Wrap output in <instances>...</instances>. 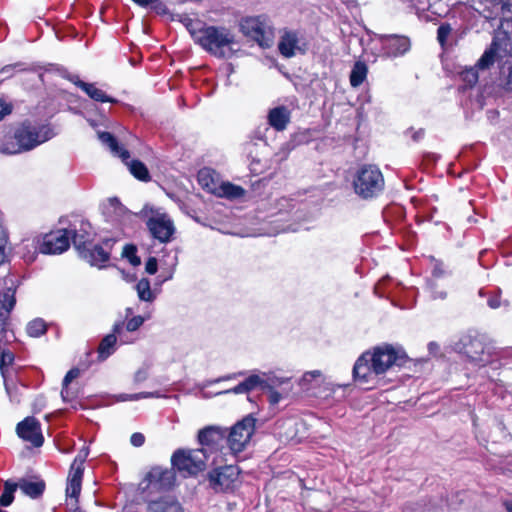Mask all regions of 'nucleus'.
Returning <instances> with one entry per match:
<instances>
[{
  "mask_svg": "<svg viewBox=\"0 0 512 512\" xmlns=\"http://www.w3.org/2000/svg\"><path fill=\"white\" fill-rule=\"evenodd\" d=\"M407 355L404 351L385 344L362 353L356 360L352 376L361 386L374 385L379 376L394 366H404Z\"/></svg>",
  "mask_w": 512,
  "mask_h": 512,
  "instance_id": "nucleus-1",
  "label": "nucleus"
},
{
  "mask_svg": "<svg viewBox=\"0 0 512 512\" xmlns=\"http://www.w3.org/2000/svg\"><path fill=\"white\" fill-rule=\"evenodd\" d=\"M53 129L49 125H37L30 121L19 124L13 133V139L0 141V153L15 155L30 151L40 144L54 137Z\"/></svg>",
  "mask_w": 512,
  "mask_h": 512,
  "instance_id": "nucleus-2",
  "label": "nucleus"
},
{
  "mask_svg": "<svg viewBox=\"0 0 512 512\" xmlns=\"http://www.w3.org/2000/svg\"><path fill=\"white\" fill-rule=\"evenodd\" d=\"M191 36L196 44L216 58H230L235 53V35L225 26L191 29Z\"/></svg>",
  "mask_w": 512,
  "mask_h": 512,
  "instance_id": "nucleus-3",
  "label": "nucleus"
},
{
  "mask_svg": "<svg viewBox=\"0 0 512 512\" xmlns=\"http://www.w3.org/2000/svg\"><path fill=\"white\" fill-rule=\"evenodd\" d=\"M384 185L382 172L377 166L371 164L361 166L353 179L354 191L363 199L378 196L384 189Z\"/></svg>",
  "mask_w": 512,
  "mask_h": 512,
  "instance_id": "nucleus-4",
  "label": "nucleus"
},
{
  "mask_svg": "<svg viewBox=\"0 0 512 512\" xmlns=\"http://www.w3.org/2000/svg\"><path fill=\"white\" fill-rule=\"evenodd\" d=\"M207 448L175 451L171 457L173 468L188 475H195L206 468L210 459Z\"/></svg>",
  "mask_w": 512,
  "mask_h": 512,
  "instance_id": "nucleus-5",
  "label": "nucleus"
},
{
  "mask_svg": "<svg viewBox=\"0 0 512 512\" xmlns=\"http://www.w3.org/2000/svg\"><path fill=\"white\" fill-rule=\"evenodd\" d=\"M98 139L114 156L119 157L127 165L130 173L135 178L141 181H148L150 179V174L146 165L139 160H130L129 151L120 146L116 138L111 133L98 132Z\"/></svg>",
  "mask_w": 512,
  "mask_h": 512,
  "instance_id": "nucleus-6",
  "label": "nucleus"
},
{
  "mask_svg": "<svg viewBox=\"0 0 512 512\" xmlns=\"http://www.w3.org/2000/svg\"><path fill=\"white\" fill-rule=\"evenodd\" d=\"M240 31L262 47H269L273 40V28L266 15L247 16L240 21Z\"/></svg>",
  "mask_w": 512,
  "mask_h": 512,
  "instance_id": "nucleus-7",
  "label": "nucleus"
},
{
  "mask_svg": "<svg viewBox=\"0 0 512 512\" xmlns=\"http://www.w3.org/2000/svg\"><path fill=\"white\" fill-rule=\"evenodd\" d=\"M87 456L79 454L73 464L71 465L70 472L67 479L66 487V501L65 505L69 512H82L78 505V497L81 492L82 477H83V462Z\"/></svg>",
  "mask_w": 512,
  "mask_h": 512,
  "instance_id": "nucleus-8",
  "label": "nucleus"
},
{
  "mask_svg": "<svg viewBox=\"0 0 512 512\" xmlns=\"http://www.w3.org/2000/svg\"><path fill=\"white\" fill-rule=\"evenodd\" d=\"M255 423L256 419L247 415L231 427L227 443L232 453H240L246 448L255 431Z\"/></svg>",
  "mask_w": 512,
  "mask_h": 512,
  "instance_id": "nucleus-9",
  "label": "nucleus"
},
{
  "mask_svg": "<svg viewBox=\"0 0 512 512\" xmlns=\"http://www.w3.org/2000/svg\"><path fill=\"white\" fill-rule=\"evenodd\" d=\"M240 470L236 465H224L208 473L209 486L215 492L234 490L239 479Z\"/></svg>",
  "mask_w": 512,
  "mask_h": 512,
  "instance_id": "nucleus-10",
  "label": "nucleus"
},
{
  "mask_svg": "<svg viewBox=\"0 0 512 512\" xmlns=\"http://www.w3.org/2000/svg\"><path fill=\"white\" fill-rule=\"evenodd\" d=\"M453 350L466 355L472 362L480 365L490 362V355L489 352H486L485 344L477 337L470 335L461 337L454 343Z\"/></svg>",
  "mask_w": 512,
  "mask_h": 512,
  "instance_id": "nucleus-11",
  "label": "nucleus"
},
{
  "mask_svg": "<svg viewBox=\"0 0 512 512\" xmlns=\"http://www.w3.org/2000/svg\"><path fill=\"white\" fill-rule=\"evenodd\" d=\"M70 246V232L60 229L50 232L43 237L39 250L43 254H61Z\"/></svg>",
  "mask_w": 512,
  "mask_h": 512,
  "instance_id": "nucleus-12",
  "label": "nucleus"
},
{
  "mask_svg": "<svg viewBox=\"0 0 512 512\" xmlns=\"http://www.w3.org/2000/svg\"><path fill=\"white\" fill-rule=\"evenodd\" d=\"M18 436L24 441L30 442L35 447L42 446L44 438L41 432V425L34 417H26L16 427Z\"/></svg>",
  "mask_w": 512,
  "mask_h": 512,
  "instance_id": "nucleus-13",
  "label": "nucleus"
},
{
  "mask_svg": "<svg viewBox=\"0 0 512 512\" xmlns=\"http://www.w3.org/2000/svg\"><path fill=\"white\" fill-rule=\"evenodd\" d=\"M147 227L152 236L162 243H167L175 231L172 220L167 215L151 217L147 221Z\"/></svg>",
  "mask_w": 512,
  "mask_h": 512,
  "instance_id": "nucleus-14",
  "label": "nucleus"
},
{
  "mask_svg": "<svg viewBox=\"0 0 512 512\" xmlns=\"http://www.w3.org/2000/svg\"><path fill=\"white\" fill-rule=\"evenodd\" d=\"M278 49L282 56L291 58L298 52H305V43L303 39L300 38L297 31L286 29L281 35L280 41L278 43Z\"/></svg>",
  "mask_w": 512,
  "mask_h": 512,
  "instance_id": "nucleus-15",
  "label": "nucleus"
},
{
  "mask_svg": "<svg viewBox=\"0 0 512 512\" xmlns=\"http://www.w3.org/2000/svg\"><path fill=\"white\" fill-rule=\"evenodd\" d=\"M383 54L387 57H399L410 49V40L405 36L383 35L380 37Z\"/></svg>",
  "mask_w": 512,
  "mask_h": 512,
  "instance_id": "nucleus-16",
  "label": "nucleus"
},
{
  "mask_svg": "<svg viewBox=\"0 0 512 512\" xmlns=\"http://www.w3.org/2000/svg\"><path fill=\"white\" fill-rule=\"evenodd\" d=\"M145 480L148 482V487L167 490L174 485L175 472L173 468L154 467L148 472Z\"/></svg>",
  "mask_w": 512,
  "mask_h": 512,
  "instance_id": "nucleus-17",
  "label": "nucleus"
},
{
  "mask_svg": "<svg viewBox=\"0 0 512 512\" xmlns=\"http://www.w3.org/2000/svg\"><path fill=\"white\" fill-rule=\"evenodd\" d=\"M222 437L223 434L221 430L216 427H206L198 433L199 443L202 445V448L208 449V454L212 457V464H216L218 462L217 458L219 454L216 451V447Z\"/></svg>",
  "mask_w": 512,
  "mask_h": 512,
  "instance_id": "nucleus-18",
  "label": "nucleus"
},
{
  "mask_svg": "<svg viewBox=\"0 0 512 512\" xmlns=\"http://www.w3.org/2000/svg\"><path fill=\"white\" fill-rule=\"evenodd\" d=\"M80 257L92 266L102 267L109 260L110 253L101 245H93L80 250Z\"/></svg>",
  "mask_w": 512,
  "mask_h": 512,
  "instance_id": "nucleus-19",
  "label": "nucleus"
},
{
  "mask_svg": "<svg viewBox=\"0 0 512 512\" xmlns=\"http://www.w3.org/2000/svg\"><path fill=\"white\" fill-rule=\"evenodd\" d=\"M147 512H184V508L175 497L164 496L148 502Z\"/></svg>",
  "mask_w": 512,
  "mask_h": 512,
  "instance_id": "nucleus-20",
  "label": "nucleus"
},
{
  "mask_svg": "<svg viewBox=\"0 0 512 512\" xmlns=\"http://www.w3.org/2000/svg\"><path fill=\"white\" fill-rule=\"evenodd\" d=\"M124 330V323L117 322L113 326L112 333L106 335L98 347L99 357L106 359L115 351V345L117 342V336H121Z\"/></svg>",
  "mask_w": 512,
  "mask_h": 512,
  "instance_id": "nucleus-21",
  "label": "nucleus"
},
{
  "mask_svg": "<svg viewBox=\"0 0 512 512\" xmlns=\"http://www.w3.org/2000/svg\"><path fill=\"white\" fill-rule=\"evenodd\" d=\"M102 213L107 221L117 223L122 221L127 211L117 198H109L102 204Z\"/></svg>",
  "mask_w": 512,
  "mask_h": 512,
  "instance_id": "nucleus-22",
  "label": "nucleus"
},
{
  "mask_svg": "<svg viewBox=\"0 0 512 512\" xmlns=\"http://www.w3.org/2000/svg\"><path fill=\"white\" fill-rule=\"evenodd\" d=\"M91 225L88 222L81 221L79 229H74L70 232V239H72L73 245L80 253V250L91 246Z\"/></svg>",
  "mask_w": 512,
  "mask_h": 512,
  "instance_id": "nucleus-23",
  "label": "nucleus"
},
{
  "mask_svg": "<svg viewBox=\"0 0 512 512\" xmlns=\"http://www.w3.org/2000/svg\"><path fill=\"white\" fill-rule=\"evenodd\" d=\"M290 121V112L285 106H278L268 113V123L277 131H283Z\"/></svg>",
  "mask_w": 512,
  "mask_h": 512,
  "instance_id": "nucleus-24",
  "label": "nucleus"
},
{
  "mask_svg": "<svg viewBox=\"0 0 512 512\" xmlns=\"http://www.w3.org/2000/svg\"><path fill=\"white\" fill-rule=\"evenodd\" d=\"M198 181L199 184L208 192L212 194H216L218 187L220 185L218 176L216 173L210 169L204 168L198 173Z\"/></svg>",
  "mask_w": 512,
  "mask_h": 512,
  "instance_id": "nucleus-25",
  "label": "nucleus"
},
{
  "mask_svg": "<svg viewBox=\"0 0 512 512\" xmlns=\"http://www.w3.org/2000/svg\"><path fill=\"white\" fill-rule=\"evenodd\" d=\"M17 485L25 495L34 499L41 496L45 489V483L41 480L30 481L21 479Z\"/></svg>",
  "mask_w": 512,
  "mask_h": 512,
  "instance_id": "nucleus-26",
  "label": "nucleus"
},
{
  "mask_svg": "<svg viewBox=\"0 0 512 512\" xmlns=\"http://www.w3.org/2000/svg\"><path fill=\"white\" fill-rule=\"evenodd\" d=\"M245 194V190L238 185H234L230 182H220L216 196L225 197L228 199H237Z\"/></svg>",
  "mask_w": 512,
  "mask_h": 512,
  "instance_id": "nucleus-27",
  "label": "nucleus"
},
{
  "mask_svg": "<svg viewBox=\"0 0 512 512\" xmlns=\"http://www.w3.org/2000/svg\"><path fill=\"white\" fill-rule=\"evenodd\" d=\"M262 382V379L258 375H251L234 388L224 391V394H245L255 389L258 385L262 384Z\"/></svg>",
  "mask_w": 512,
  "mask_h": 512,
  "instance_id": "nucleus-28",
  "label": "nucleus"
},
{
  "mask_svg": "<svg viewBox=\"0 0 512 512\" xmlns=\"http://www.w3.org/2000/svg\"><path fill=\"white\" fill-rule=\"evenodd\" d=\"M498 60V45L496 42H492L489 49H487L480 57L476 66L480 70L489 69Z\"/></svg>",
  "mask_w": 512,
  "mask_h": 512,
  "instance_id": "nucleus-29",
  "label": "nucleus"
},
{
  "mask_svg": "<svg viewBox=\"0 0 512 512\" xmlns=\"http://www.w3.org/2000/svg\"><path fill=\"white\" fill-rule=\"evenodd\" d=\"M82 86H83L82 91H84L94 101L102 102V103H105V102L116 103L117 102L116 99L107 96L103 90L97 88L95 86V84H93V83H82Z\"/></svg>",
  "mask_w": 512,
  "mask_h": 512,
  "instance_id": "nucleus-30",
  "label": "nucleus"
},
{
  "mask_svg": "<svg viewBox=\"0 0 512 512\" xmlns=\"http://www.w3.org/2000/svg\"><path fill=\"white\" fill-rule=\"evenodd\" d=\"M135 288L139 299L142 301L153 302L157 297V291L151 289L150 281L147 278L139 280Z\"/></svg>",
  "mask_w": 512,
  "mask_h": 512,
  "instance_id": "nucleus-31",
  "label": "nucleus"
},
{
  "mask_svg": "<svg viewBox=\"0 0 512 512\" xmlns=\"http://www.w3.org/2000/svg\"><path fill=\"white\" fill-rule=\"evenodd\" d=\"M368 72L367 65L364 62L357 61L350 73V84L352 87L360 86L366 79Z\"/></svg>",
  "mask_w": 512,
  "mask_h": 512,
  "instance_id": "nucleus-32",
  "label": "nucleus"
},
{
  "mask_svg": "<svg viewBox=\"0 0 512 512\" xmlns=\"http://www.w3.org/2000/svg\"><path fill=\"white\" fill-rule=\"evenodd\" d=\"M440 504L431 503L429 506L422 503H414L409 504L404 507L402 512H438L443 511L444 505H447V502L443 499L440 500Z\"/></svg>",
  "mask_w": 512,
  "mask_h": 512,
  "instance_id": "nucleus-33",
  "label": "nucleus"
},
{
  "mask_svg": "<svg viewBox=\"0 0 512 512\" xmlns=\"http://www.w3.org/2000/svg\"><path fill=\"white\" fill-rule=\"evenodd\" d=\"M0 337L2 338V342L0 345V371L2 373V376L5 378L4 367L7 365H11L13 363L14 353L10 350L4 349V345L13 342L15 338L11 339L10 341H7L3 334L0 335Z\"/></svg>",
  "mask_w": 512,
  "mask_h": 512,
  "instance_id": "nucleus-34",
  "label": "nucleus"
},
{
  "mask_svg": "<svg viewBox=\"0 0 512 512\" xmlns=\"http://www.w3.org/2000/svg\"><path fill=\"white\" fill-rule=\"evenodd\" d=\"M17 488V483L11 481L5 482L3 492L0 496V506L7 507L13 502L14 492Z\"/></svg>",
  "mask_w": 512,
  "mask_h": 512,
  "instance_id": "nucleus-35",
  "label": "nucleus"
},
{
  "mask_svg": "<svg viewBox=\"0 0 512 512\" xmlns=\"http://www.w3.org/2000/svg\"><path fill=\"white\" fill-rule=\"evenodd\" d=\"M6 392L12 402L19 403L21 401L22 391L26 388L24 385L10 384L6 377L4 378Z\"/></svg>",
  "mask_w": 512,
  "mask_h": 512,
  "instance_id": "nucleus-36",
  "label": "nucleus"
},
{
  "mask_svg": "<svg viewBox=\"0 0 512 512\" xmlns=\"http://www.w3.org/2000/svg\"><path fill=\"white\" fill-rule=\"evenodd\" d=\"M27 333L31 337H39L46 332V324L42 319H34L27 325Z\"/></svg>",
  "mask_w": 512,
  "mask_h": 512,
  "instance_id": "nucleus-37",
  "label": "nucleus"
},
{
  "mask_svg": "<svg viewBox=\"0 0 512 512\" xmlns=\"http://www.w3.org/2000/svg\"><path fill=\"white\" fill-rule=\"evenodd\" d=\"M478 70H480L476 65L474 67L466 68L461 72V79L465 82L469 87L474 86L478 81Z\"/></svg>",
  "mask_w": 512,
  "mask_h": 512,
  "instance_id": "nucleus-38",
  "label": "nucleus"
},
{
  "mask_svg": "<svg viewBox=\"0 0 512 512\" xmlns=\"http://www.w3.org/2000/svg\"><path fill=\"white\" fill-rule=\"evenodd\" d=\"M9 247H8V236L6 230L0 225V264L6 262L8 258Z\"/></svg>",
  "mask_w": 512,
  "mask_h": 512,
  "instance_id": "nucleus-39",
  "label": "nucleus"
},
{
  "mask_svg": "<svg viewBox=\"0 0 512 512\" xmlns=\"http://www.w3.org/2000/svg\"><path fill=\"white\" fill-rule=\"evenodd\" d=\"M322 376V373L321 371L319 370H314V371H309V372H306L299 384L302 386V388L304 389H310V385L312 383L313 380L317 379V378H320Z\"/></svg>",
  "mask_w": 512,
  "mask_h": 512,
  "instance_id": "nucleus-40",
  "label": "nucleus"
},
{
  "mask_svg": "<svg viewBox=\"0 0 512 512\" xmlns=\"http://www.w3.org/2000/svg\"><path fill=\"white\" fill-rule=\"evenodd\" d=\"M153 397H159L157 392H141L136 394H122L119 396V400L121 401H133V400H139L143 398H153Z\"/></svg>",
  "mask_w": 512,
  "mask_h": 512,
  "instance_id": "nucleus-41",
  "label": "nucleus"
},
{
  "mask_svg": "<svg viewBox=\"0 0 512 512\" xmlns=\"http://www.w3.org/2000/svg\"><path fill=\"white\" fill-rule=\"evenodd\" d=\"M123 255L127 257L133 266H138L141 263L140 258L136 255V248L132 245H126L123 250Z\"/></svg>",
  "mask_w": 512,
  "mask_h": 512,
  "instance_id": "nucleus-42",
  "label": "nucleus"
},
{
  "mask_svg": "<svg viewBox=\"0 0 512 512\" xmlns=\"http://www.w3.org/2000/svg\"><path fill=\"white\" fill-rule=\"evenodd\" d=\"M144 321H145L144 317L134 316L131 319H129L126 324H124V327L127 331L133 332V331H136L137 329H139L140 326H142V324L144 323Z\"/></svg>",
  "mask_w": 512,
  "mask_h": 512,
  "instance_id": "nucleus-43",
  "label": "nucleus"
},
{
  "mask_svg": "<svg viewBox=\"0 0 512 512\" xmlns=\"http://www.w3.org/2000/svg\"><path fill=\"white\" fill-rule=\"evenodd\" d=\"M452 28L449 24H442L437 29V39L441 45H444Z\"/></svg>",
  "mask_w": 512,
  "mask_h": 512,
  "instance_id": "nucleus-44",
  "label": "nucleus"
},
{
  "mask_svg": "<svg viewBox=\"0 0 512 512\" xmlns=\"http://www.w3.org/2000/svg\"><path fill=\"white\" fill-rule=\"evenodd\" d=\"M432 260H433L432 276L434 278H440V277L444 276L446 274V271L443 267V263L438 260H435V259H432Z\"/></svg>",
  "mask_w": 512,
  "mask_h": 512,
  "instance_id": "nucleus-45",
  "label": "nucleus"
},
{
  "mask_svg": "<svg viewBox=\"0 0 512 512\" xmlns=\"http://www.w3.org/2000/svg\"><path fill=\"white\" fill-rule=\"evenodd\" d=\"M80 375L78 368H73L67 372L63 379L62 386H69V384Z\"/></svg>",
  "mask_w": 512,
  "mask_h": 512,
  "instance_id": "nucleus-46",
  "label": "nucleus"
},
{
  "mask_svg": "<svg viewBox=\"0 0 512 512\" xmlns=\"http://www.w3.org/2000/svg\"><path fill=\"white\" fill-rule=\"evenodd\" d=\"M12 105L7 103L4 99L0 98V121H2L5 116L11 114Z\"/></svg>",
  "mask_w": 512,
  "mask_h": 512,
  "instance_id": "nucleus-47",
  "label": "nucleus"
},
{
  "mask_svg": "<svg viewBox=\"0 0 512 512\" xmlns=\"http://www.w3.org/2000/svg\"><path fill=\"white\" fill-rule=\"evenodd\" d=\"M145 442V437L142 433L135 432L130 437V443L134 447H141Z\"/></svg>",
  "mask_w": 512,
  "mask_h": 512,
  "instance_id": "nucleus-48",
  "label": "nucleus"
},
{
  "mask_svg": "<svg viewBox=\"0 0 512 512\" xmlns=\"http://www.w3.org/2000/svg\"><path fill=\"white\" fill-rule=\"evenodd\" d=\"M145 270L147 273L153 275L157 272V259L155 257H150L146 264H145Z\"/></svg>",
  "mask_w": 512,
  "mask_h": 512,
  "instance_id": "nucleus-49",
  "label": "nucleus"
},
{
  "mask_svg": "<svg viewBox=\"0 0 512 512\" xmlns=\"http://www.w3.org/2000/svg\"><path fill=\"white\" fill-rule=\"evenodd\" d=\"M507 70H508L507 75L505 74V73H506V72H505V67H503V68H502V72H501V73H502V74L504 75V77H505V82H504L505 88H506L507 90L512 91V66H509V67L507 68Z\"/></svg>",
  "mask_w": 512,
  "mask_h": 512,
  "instance_id": "nucleus-50",
  "label": "nucleus"
},
{
  "mask_svg": "<svg viewBox=\"0 0 512 512\" xmlns=\"http://www.w3.org/2000/svg\"><path fill=\"white\" fill-rule=\"evenodd\" d=\"M148 378V371L146 368H141L139 369L135 375H134V380L135 382H143L145 381L146 379Z\"/></svg>",
  "mask_w": 512,
  "mask_h": 512,
  "instance_id": "nucleus-51",
  "label": "nucleus"
},
{
  "mask_svg": "<svg viewBox=\"0 0 512 512\" xmlns=\"http://www.w3.org/2000/svg\"><path fill=\"white\" fill-rule=\"evenodd\" d=\"M66 79H68L70 82H72L74 85H76L78 88H80L81 90H83V86H82V83H85L84 81H82L78 75L76 74H67L66 76Z\"/></svg>",
  "mask_w": 512,
  "mask_h": 512,
  "instance_id": "nucleus-52",
  "label": "nucleus"
},
{
  "mask_svg": "<svg viewBox=\"0 0 512 512\" xmlns=\"http://www.w3.org/2000/svg\"><path fill=\"white\" fill-rule=\"evenodd\" d=\"M488 306L492 309H497L501 306L500 297L498 294L491 296L488 299Z\"/></svg>",
  "mask_w": 512,
  "mask_h": 512,
  "instance_id": "nucleus-53",
  "label": "nucleus"
},
{
  "mask_svg": "<svg viewBox=\"0 0 512 512\" xmlns=\"http://www.w3.org/2000/svg\"><path fill=\"white\" fill-rule=\"evenodd\" d=\"M61 397L64 401H71L74 395L70 392L68 386H62Z\"/></svg>",
  "mask_w": 512,
  "mask_h": 512,
  "instance_id": "nucleus-54",
  "label": "nucleus"
},
{
  "mask_svg": "<svg viewBox=\"0 0 512 512\" xmlns=\"http://www.w3.org/2000/svg\"><path fill=\"white\" fill-rule=\"evenodd\" d=\"M181 22H183V24L185 25V27L187 28V30L191 33V29H197L195 26H196V23L188 18V17H184L183 19H180Z\"/></svg>",
  "mask_w": 512,
  "mask_h": 512,
  "instance_id": "nucleus-55",
  "label": "nucleus"
},
{
  "mask_svg": "<svg viewBox=\"0 0 512 512\" xmlns=\"http://www.w3.org/2000/svg\"><path fill=\"white\" fill-rule=\"evenodd\" d=\"M243 373L240 372V373H233V374H229V375H226V376H223V377H220V378H217L213 381V383H218L220 381H227V380H231V379H235L237 376H240L242 375Z\"/></svg>",
  "mask_w": 512,
  "mask_h": 512,
  "instance_id": "nucleus-56",
  "label": "nucleus"
},
{
  "mask_svg": "<svg viewBox=\"0 0 512 512\" xmlns=\"http://www.w3.org/2000/svg\"><path fill=\"white\" fill-rule=\"evenodd\" d=\"M281 398L280 393L277 391H272L269 396V400L271 404H277Z\"/></svg>",
  "mask_w": 512,
  "mask_h": 512,
  "instance_id": "nucleus-57",
  "label": "nucleus"
},
{
  "mask_svg": "<svg viewBox=\"0 0 512 512\" xmlns=\"http://www.w3.org/2000/svg\"><path fill=\"white\" fill-rule=\"evenodd\" d=\"M153 4H154V8L156 10H158L159 12H162V13H166L167 12L166 6L161 1L156 0V2H154Z\"/></svg>",
  "mask_w": 512,
  "mask_h": 512,
  "instance_id": "nucleus-58",
  "label": "nucleus"
},
{
  "mask_svg": "<svg viewBox=\"0 0 512 512\" xmlns=\"http://www.w3.org/2000/svg\"><path fill=\"white\" fill-rule=\"evenodd\" d=\"M132 1L142 7L152 5L154 2H156V0H132Z\"/></svg>",
  "mask_w": 512,
  "mask_h": 512,
  "instance_id": "nucleus-59",
  "label": "nucleus"
},
{
  "mask_svg": "<svg viewBox=\"0 0 512 512\" xmlns=\"http://www.w3.org/2000/svg\"><path fill=\"white\" fill-rule=\"evenodd\" d=\"M424 135V131L422 129L414 132L412 138L415 140V141H418L419 139H421Z\"/></svg>",
  "mask_w": 512,
  "mask_h": 512,
  "instance_id": "nucleus-60",
  "label": "nucleus"
},
{
  "mask_svg": "<svg viewBox=\"0 0 512 512\" xmlns=\"http://www.w3.org/2000/svg\"><path fill=\"white\" fill-rule=\"evenodd\" d=\"M433 296H434V298L444 299L446 297V293L443 291H440V292L433 291Z\"/></svg>",
  "mask_w": 512,
  "mask_h": 512,
  "instance_id": "nucleus-61",
  "label": "nucleus"
},
{
  "mask_svg": "<svg viewBox=\"0 0 512 512\" xmlns=\"http://www.w3.org/2000/svg\"><path fill=\"white\" fill-rule=\"evenodd\" d=\"M507 512H512V499L504 502Z\"/></svg>",
  "mask_w": 512,
  "mask_h": 512,
  "instance_id": "nucleus-62",
  "label": "nucleus"
},
{
  "mask_svg": "<svg viewBox=\"0 0 512 512\" xmlns=\"http://www.w3.org/2000/svg\"><path fill=\"white\" fill-rule=\"evenodd\" d=\"M12 70V66H6L2 69V72H9Z\"/></svg>",
  "mask_w": 512,
  "mask_h": 512,
  "instance_id": "nucleus-63",
  "label": "nucleus"
},
{
  "mask_svg": "<svg viewBox=\"0 0 512 512\" xmlns=\"http://www.w3.org/2000/svg\"><path fill=\"white\" fill-rule=\"evenodd\" d=\"M435 347H437V344H435V343H430L429 344V348L430 349H435Z\"/></svg>",
  "mask_w": 512,
  "mask_h": 512,
  "instance_id": "nucleus-64",
  "label": "nucleus"
}]
</instances>
